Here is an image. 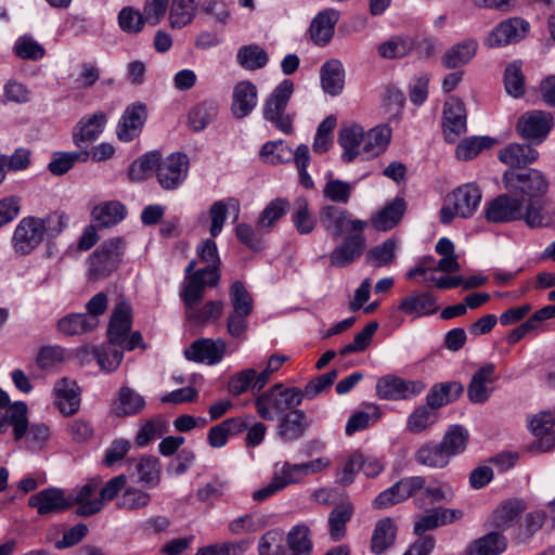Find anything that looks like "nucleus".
I'll list each match as a JSON object with an SVG mask.
<instances>
[{
	"mask_svg": "<svg viewBox=\"0 0 555 555\" xmlns=\"http://www.w3.org/2000/svg\"><path fill=\"white\" fill-rule=\"evenodd\" d=\"M507 546L506 538L499 532H489L473 541L467 550V555H500Z\"/></svg>",
	"mask_w": 555,
	"mask_h": 555,
	"instance_id": "obj_37",
	"label": "nucleus"
},
{
	"mask_svg": "<svg viewBox=\"0 0 555 555\" xmlns=\"http://www.w3.org/2000/svg\"><path fill=\"white\" fill-rule=\"evenodd\" d=\"M206 287L209 286L201 280V273L184 279L180 296L185 306V317L194 324L215 321L221 317L223 311V304L219 300H210L199 307Z\"/></svg>",
	"mask_w": 555,
	"mask_h": 555,
	"instance_id": "obj_3",
	"label": "nucleus"
},
{
	"mask_svg": "<svg viewBox=\"0 0 555 555\" xmlns=\"http://www.w3.org/2000/svg\"><path fill=\"white\" fill-rule=\"evenodd\" d=\"M199 259L206 263L202 269L195 271L192 275L201 273V280L209 287H215L220 281V258L216 243L207 238L197 247Z\"/></svg>",
	"mask_w": 555,
	"mask_h": 555,
	"instance_id": "obj_20",
	"label": "nucleus"
},
{
	"mask_svg": "<svg viewBox=\"0 0 555 555\" xmlns=\"http://www.w3.org/2000/svg\"><path fill=\"white\" fill-rule=\"evenodd\" d=\"M304 399L301 389L297 387H284L283 384H275L255 399V408L264 421L279 420L300 405Z\"/></svg>",
	"mask_w": 555,
	"mask_h": 555,
	"instance_id": "obj_4",
	"label": "nucleus"
},
{
	"mask_svg": "<svg viewBox=\"0 0 555 555\" xmlns=\"http://www.w3.org/2000/svg\"><path fill=\"white\" fill-rule=\"evenodd\" d=\"M89 151L55 152L48 165V169L54 176L66 173L77 162L85 163L89 159Z\"/></svg>",
	"mask_w": 555,
	"mask_h": 555,
	"instance_id": "obj_46",
	"label": "nucleus"
},
{
	"mask_svg": "<svg viewBox=\"0 0 555 555\" xmlns=\"http://www.w3.org/2000/svg\"><path fill=\"white\" fill-rule=\"evenodd\" d=\"M99 319L86 317L83 313H72L62 318L57 327L65 335H81L98 327Z\"/></svg>",
	"mask_w": 555,
	"mask_h": 555,
	"instance_id": "obj_43",
	"label": "nucleus"
},
{
	"mask_svg": "<svg viewBox=\"0 0 555 555\" xmlns=\"http://www.w3.org/2000/svg\"><path fill=\"white\" fill-rule=\"evenodd\" d=\"M26 413L27 405L21 401L13 403L5 413L0 412V435L12 425L15 440L22 439L26 434Z\"/></svg>",
	"mask_w": 555,
	"mask_h": 555,
	"instance_id": "obj_34",
	"label": "nucleus"
},
{
	"mask_svg": "<svg viewBox=\"0 0 555 555\" xmlns=\"http://www.w3.org/2000/svg\"><path fill=\"white\" fill-rule=\"evenodd\" d=\"M266 525L267 522L263 516L257 513H248L232 519L228 524V530L232 534L241 535L257 532L264 528Z\"/></svg>",
	"mask_w": 555,
	"mask_h": 555,
	"instance_id": "obj_56",
	"label": "nucleus"
},
{
	"mask_svg": "<svg viewBox=\"0 0 555 555\" xmlns=\"http://www.w3.org/2000/svg\"><path fill=\"white\" fill-rule=\"evenodd\" d=\"M237 63L245 69L256 70L267 65L268 53L257 44L243 46L237 51Z\"/></svg>",
	"mask_w": 555,
	"mask_h": 555,
	"instance_id": "obj_52",
	"label": "nucleus"
},
{
	"mask_svg": "<svg viewBox=\"0 0 555 555\" xmlns=\"http://www.w3.org/2000/svg\"><path fill=\"white\" fill-rule=\"evenodd\" d=\"M478 43L474 39L464 40L447 50L442 64L447 68H457L467 64L476 54Z\"/></svg>",
	"mask_w": 555,
	"mask_h": 555,
	"instance_id": "obj_38",
	"label": "nucleus"
},
{
	"mask_svg": "<svg viewBox=\"0 0 555 555\" xmlns=\"http://www.w3.org/2000/svg\"><path fill=\"white\" fill-rule=\"evenodd\" d=\"M466 131V109L457 98H450L443 107V133L449 142H455Z\"/></svg>",
	"mask_w": 555,
	"mask_h": 555,
	"instance_id": "obj_14",
	"label": "nucleus"
},
{
	"mask_svg": "<svg viewBox=\"0 0 555 555\" xmlns=\"http://www.w3.org/2000/svg\"><path fill=\"white\" fill-rule=\"evenodd\" d=\"M463 386L459 383H440L434 385L426 396V405L435 412L457 399L463 392Z\"/></svg>",
	"mask_w": 555,
	"mask_h": 555,
	"instance_id": "obj_35",
	"label": "nucleus"
},
{
	"mask_svg": "<svg viewBox=\"0 0 555 555\" xmlns=\"http://www.w3.org/2000/svg\"><path fill=\"white\" fill-rule=\"evenodd\" d=\"M122 489H125L124 492L115 498L117 499L116 505L118 508L133 512L142 509L150 504V493L134 487H124Z\"/></svg>",
	"mask_w": 555,
	"mask_h": 555,
	"instance_id": "obj_54",
	"label": "nucleus"
},
{
	"mask_svg": "<svg viewBox=\"0 0 555 555\" xmlns=\"http://www.w3.org/2000/svg\"><path fill=\"white\" fill-rule=\"evenodd\" d=\"M166 430L167 424L163 418H151L141 425L135 435L134 442L140 448L145 447L151 441L165 434Z\"/></svg>",
	"mask_w": 555,
	"mask_h": 555,
	"instance_id": "obj_62",
	"label": "nucleus"
},
{
	"mask_svg": "<svg viewBox=\"0 0 555 555\" xmlns=\"http://www.w3.org/2000/svg\"><path fill=\"white\" fill-rule=\"evenodd\" d=\"M68 216L55 210L40 218L27 216L22 218L12 234L11 244L18 256H28L36 250L46 238H55L68 224Z\"/></svg>",
	"mask_w": 555,
	"mask_h": 555,
	"instance_id": "obj_1",
	"label": "nucleus"
},
{
	"mask_svg": "<svg viewBox=\"0 0 555 555\" xmlns=\"http://www.w3.org/2000/svg\"><path fill=\"white\" fill-rule=\"evenodd\" d=\"M106 122V114L101 111L81 118L73 134L75 144L79 146L83 142L96 140L103 132Z\"/></svg>",
	"mask_w": 555,
	"mask_h": 555,
	"instance_id": "obj_30",
	"label": "nucleus"
},
{
	"mask_svg": "<svg viewBox=\"0 0 555 555\" xmlns=\"http://www.w3.org/2000/svg\"><path fill=\"white\" fill-rule=\"evenodd\" d=\"M524 511L525 504L522 501H505L493 512L492 524L494 527L505 530L514 524Z\"/></svg>",
	"mask_w": 555,
	"mask_h": 555,
	"instance_id": "obj_45",
	"label": "nucleus"
},
{
	"mask_svg": "<svg viewBox=\"0 0 555 555\" xmlns=\"http://www.w3.org/2000/svg\"><path fill=\"white\" fill-rule=\"evenodd\" d=\"M125 250L122 237H113L105 241L89 257V275L92 280H101L114 272Z\"/></svg>",
	"mask_w": 555,
	"mask_h": 555,
	"instance_id": "obj_9",
	"label": "nucleus"
},
{
	"mask_svg": "<svg viewBox=\"0 0 555 555\" xmlns=\"http://www.w3.org/2000/svg\"><path fill=\"white\" fill-rule=\"evenodd\" d=\"M495 140L490 137H473L463 140L456 147V156L462 160H469L481 151L491 149Z\"/></svg>",
	"mask_w": 555,
	"mask_h": 555,
	"instance_id": "obj_60",
	"label": "nucleus"
},
{
	"mask_svg": "<svg viewBox=\"0 0 555 555\" xmlns=\"http://www.w3.org/2000/svg\"><path fill=\"white\" fill-rule=\"evenodd\" d=\"M363 128L359 125H350L340 129L338 142L344 149L341 158L346 163L352 162L362 155Z\"/></svg>",
	"mask_w": 555,
	"mask_h": 555,
	"instance_id": "obj_33",
	"label": "nucleus"
},
{
	"mask_svg": "<svg viewBox=\"0 0 555 555\" xmlns=\"http://www.w3.org/2000/svg\"><path fill=\"white\" fill-rule=\"evenodd\" d=\"M293 222L300 234H308L315 228L317 220L309 211L306 197H297L294 201Z\"/></svg>",
	"mask_w": 555,
	"mask_h": 555,
	"instance_id": "obj_59",
	"label": "nucleus"
},
{
	"mask_svg": "<svg viewBox=\"0 0 555 555\" xmlns=\"http://www.w3.org/2000/svg\"><path fill=\"white\" fill-rule=\"evenodd\" d=\"M399 310L408 315L423 317L437 312V298L431 292H414L403 297Z\"/></svg>",
	"mask_w": 555,
	"mask_h": 555,
	"instance_id": "obj_27",
	"label": "nucleus"
},
{
	"mask_svg": "<svg viewBox=\"0 0 555 555\" xmlns=\"http://www.w3.org/2000/svg\"><path fill=\"white\" fill-rule=\"evenodd\" d=\"M425 389L421 380H405L393 375L380 377L376 383V393L384 400H409Z\"/></svg>",
	"mask_w": 555,
	"mask_h": 555,
	"instance_id": "obj_11",
	"label": "nucleus"
},
{
	"mask_svg": "<svg viewBox=\"0 0 555 555\" xmlns=\"http://www.w3.org/2000/svg\"><path fill=\"white\" fill-rule=\"evenodd\" d=\"M525 204V198L514 197L503 194L488 204L486 209V219L490 222H509L518 220L520 215V205Z\"/></svg>",
	"mask_w": 555,
	"mask_h": 555,
	"instance_id": "obj_18",
	"label": "nucleus"
},
{
	"mask_svg": "<svg viewBox=\"0 0 555 555\" xmlns=\"http://www.w3.org/2000/svg\"><path fill=\"white\" fill-rule=\"evenodd\" d=\"M294 93V83L284 79L278 85L262 104L263 118L285 134L293 132V115L286 113L287 104Z\"/></svg>",
	"mask_w": 555,
	"mask_h": 555,
	"instance_id": "obj_5",
	"label": "nucleus"
},
{
	"mask_svg": "<svg viewBox=\"0 0 555 555\" xmlns=\"http://www.w3.org/2000/svg\"><path fill=\"white\" fill-rule=\"evenodd\" d=\"M391 129L388 126H377L366 133L363 132L361 146L362 156L366 159L380 155L388 146Z\"/></svg>",
	"mask_w": 555,
	"mask_h": 555,
	"instance_id": "obj_32",
	"label": "nucleus"
},
{
	"mask_svg": "<svg viewBox=\"0 0 555 555\" xmlns=\"http://www.w3.org/2000/svg\"><path fill=\"white\" fill-rule=\"evenodd\" d=\"M353 515V505L346 501L336 505L328 515V532L333 541L341 540L346 534L347 522Z\"/></svg>",
	"mask_w": 555,
	"mask_h": 555,
	"instance_id": "obj_41",
	"label": "nucleus"
},
{
	"mask_svg": "<svg viewBox=\"0 0 555 555\" xmlns=\"http://www.w3.org/2000/svg\"><path fill=\"white\" fill-rule=\"evenodd\" d=\"M147 117L146 107L141 103L129 105L117 126V137L122 142H130L142 131Z\"/></svg>",
	"mask_w": 555,
	"mask_h": 555,
	"instance_id": "obj_21",
	"label": "nucleus"
},
{
	"mask_svg": "<svg viewBox=\"0 0 555 555\" xmlns=\"http://www.w3.org/2000/svg\"><path fill=\"white\" fill-rule=\"evenodd\" d=\"M339 12L334 9L321 11L311 22L310 37L318 46H325L333 37Z\"/></svg>",
	"mask_w": 555,
	"mask_h": 555,
	"instance_id": "obj_28",
	"label": "nucleus"
},
{
	"mask_svg": "<svg viewBox=\"0 0 555 555\" xmlns=\"http://www.w3.org/2000/svg\"><path fill=\"white\" fill-rule=\"evenodd\" d=\"M396 535L397 526L395 521L389 517L379 519L371 538V551L376 555L383 554L393 544Z\"/></svg>",
	"mask_w": 555,
	"mask_h": 555,
	"instance_id": "obj_36",
	"label": "nucleus"
},
{
	"mask_svg": "<svg viewBox=\"0 0 555 555\" xmlns=\"http://www.w3.org/2000/svg\"><path fill=\"white\" fill-rule=\"evenodd\" d=\"M504 86L506 92L513 98H519L525 92V77L521 72V64L513 62L504 72Z\"/></svg>",
	"mask_w": 555,
	"mask_h": 555,
	"instance_id": "obj_63",
	"label": "nucleus"
},
{
	"mask_svg": "<svg viewBox=\"0 0 555 555\" xmlns=\"http://www.w3.org/2000/svg\"><path fill=\"white\" fill-rule=\"evenodd\" d=\"M319 217L322 228L333 240L363 233L367 228V221L353 218L347 209L335 205L323 206Z\"/></svg>",
	"mask_w": 555,
	"mask_h": 555,
	"instance_id": "obj_7",
	"label": "nucleus"
},
{
	"mask_svg": "<svg viewBox=\"0 0 555 555\" xmlns=\"http://www.w3.org/2000/svg\"><path fill=\"white\" fill-rule=\"evenodd\" d=\"M189 158L183 153H172L164 159L159 158L157 180L163 189H177L186 178Z\"/></svg>",
	"mask_w": 555,
	"mask_h": 555,
	"instance_id": "obj_12",
	"label": "nucleus"
},
{
	"mask_svg": "<svg viewBox=\"0 0 555 555\" xmlns=\"http://www.w3.org/2000/svg\"><path fill=\"white\" fill-rule=\"evenodd\" d=\"M554 126L553 115L545 111H529L517 120L515 129L518 135L531 144H541Z\"/></svg>",
	"mask_w": 555,
	"mask_h": 555,
	"instance_id": "obj_10",
	"label": "nucleus"
},
{
	"mask_svg": "<svg viewBox=\"0 0 555 555\" xmlns=\"http://www.w3.org/2000/svg\"><path fill=\"white\" fill-rule=\"evenodd\" d=\"M289 209V203L284 198H275L271 201L261 211L257 227L259 232L267 233L271 231L275 222L284 216Z\"/></svg>",
	"mask_w": 555,
	"mask_h": 555,
	"instance_id": "obj_47",
	"label": "nucleus"
},
{
	"mask_svg": "<svg viewBox=\"0 0 555 555\" xmlns=\"http://www.w3.org/2000/svg\"><path fill=\"white\" fill-rule=\"evenodd\" d=\"M55 404L60 412L69 416L75 414L80 406V391L75 380L66 377L54 385Z\"/></svg>",
	"mask_w": 555,
	"mask_h": 555,
	"instance_id": "obj_26",
	"label": "nucleus"
},
{
	"mask_svg": "<svg viewBox=\"0 0 555 555\" xmlns=\"http://www.w3.org/2000/svg\"><path fill=\"white\" fill-rule=\"evenodd\" d=\"M289 555H310L312 541L310 529L306 525H296L287 534Z\"/></svg>",
	"mask_w": 555,
	"mask_h": 555,
	"instance_id": "obj_50",
	"label": "nucleus"
},
{
	"mask_svg": "<svg viewBox=\"0 0 555 555\" xmlns=\"http://www.w3.org/2000/svg\"><path fill=\"white\" fill-rule=\"evenodd\" d=\"M529 31V23L521 18H509L496 26L487 37L490 48L506 46L524 39Z\"/></svg>",
	"mask_w": 555,
	"mask_h": 555,
	"instance_id": "obj_13",
	"label": "nucleus"
},
{
	"mask_svg": "<svg viewBox=\"0 0 555 555\" xmlns=\"http://www.w3.org/2000/svg\"><path fill=\"white\" fill-rule=\"evenodd\" d=\"M127 477L121 474L111 478L104 486L102 478L94 476L85 485L76 488L69 495V507L78 505L76 513L88 517L99 513L106 502L113 501L126 486Z\"/></svg>",
	"mask_w": 555,
	"mask_h": 555,
	"instance_id": "obj_2",
	"label": "nucleus"
},
{
	"mask_svg": "<svg viewBox=\"0 0 555 555\" xmlns=\"http://www.w3.org/2000/svg\"><path fill=\"white\" fill-rule=\"evenodd\" d=\"M258 91L257 87L248 81L243 80L234 86L232 94L231 112L235 118H244L248 116L257 105Z\"/></svg>",
	"mask_w": 555,
	"mask_h": 555,
	"instance_id": "obj_25",
	"label": "nucleus"
},
{
	"mask_svg": "<svg viewBox=\"0 0 555 555\" xmlns=\"http://www.w3.org/2000/svg\"><path fill=\"white\" fill-rule=\"evenodd\" d=\"M502 182L508 191L528 196V199L544 196L550 188L544 173L533 168L525 171L508 169L503 173Z\"/></svg>",
	"mask_w": 555,
	"mask_h": 555,
	"instance_id": "obj_8",
	"label": "nucleus"
},
{
	"mask_svg": "<svg viewBox=\"0 0 555 555\" xmlns=\"http://www.w3.org/2000/svg\"><path fill=\"white\" fill-rule=\"evenodd\" d=\"M414 459L417 464L430 468H443L451 460L441 444L436 442H427L421 446L415 451Z\"/></svg>",
	"mask_w": 555,
	"mask_h": 555,
	"instance_id": "obj_40",
	"label": "nucleus"
},
{
	"mask_svg": "<svg viewBox=\"0 0 555 555\" xmlns=\"http://www.w3.org/2000/svg\"><path fill=\"white\" fill-rule=\"evenodd\" d=\"M522 220L529 228H542L547 225L548 218L544 212L543 205L537 198L525 199V204L520 205Z\"/></svg>",
	"mask_w": 555,
	"mask_h": 555,
	"instance_id": "obj_58",
	"label": "nucleus"
},
{
	"mask_svg": "<svg viewBox=\"0 0 555 555\" xmlns=\"http://www.w3.org/2000/svg\"><path fill=\"white\" fill-rule=\"evenodd\" d=\"M230 305L233 312L251 314L254 300L245 285L241 281L232 283L229 292Z\"/></svg>",
	"mask_w": 555,
	"mask_h": 555,
	"instance_id": "obj_61",
	"label": "nucleus"
},
{
	"mask_svg": "<svg viewBox=\"0 0 555 555\" xmlns=\"http://www.w3.org/2000/svg\"><path fill=\"white\" fill-rule=\"evenodd\" d=\"M196 0H173L170 9V24L173 28H182L190 24L195 15Z\"/></svg>",
	"mask_w": 555,
	"mask_h": 555,
	"instance_id": "obj_57",
	"label": "nucleus"
},
{
	"mask_svg": "<svg viewBox=\"0 0 555 555\" xmlns=\"http://www.w3.org/2000/svg\"><path fill=\"white\" fill-rule=\"evenodd\" d=\"M321 86L325 93L335 96L343 92L345 86V70L338 60L325 62L320 69Z\"/></svg>",
	"mask_w": 555,
	"mask_h": 555,
	"instance_id": "obj_31",
	"label": "nucleus"
},
{
	"mask_svg": "<svg viewBox=\"0 0 555 555\" xmlns=\"http://www.w3.org/2000/svg\"><path fill=\"white\" fill-rule=\"evenodd\" d=\"M468 437L469 434L463 426L452 425L439 443L451 459L466 449Z\"/></svg>",
	"mask_w": 555,
	"mask_h": 555,
	"instance_id": "obj_51",
	"label": "nucleus"
},
{
	"mask_svg": "<svg viewBox=\"0 0 555 555\" xmlns=\"http://www.w3.org/2000/svg\"><path fill=\"white\" fill-rule=\"evenodd\" d=\"M261 159L271 165L284 164L293 158V150L283 140L264 143L259 152Z\"/></svg>",
	"mask_w": 555,
	"mask_h": 555,
	"instance_id": "obj_55",
	"label": "nucleus"
},
{
	"mask_svg": "<svg viewBox=\"0 0 555 555\" xmlns=\"http://www.w3.org/2000/svg\"><path fill=\"white\" fill-rule=\"evenodd\" d=\"M365 247L366 240L363 233L348 235L330 254V263L337 268L347 267L361 257Z\"/></svg>",
	"mask_w": 555,
	"mask_h": 555,
	"instance_id": "obj_17",
	"label": "nucleus"
},
{
	"mask_svg": "<svg viewBox=\"0 0 555 555\" xmlns=\"http://www.w3.org/2000/svg\"><path fill=\"white\" fill-rule=\"evenodd\" d=\"M501 163L509 169L525 168L539 159V152L529 142L528 144L509 143L498 153Z\"/></svg>",
	"mask_w": 555,
	"mask_h": 555,
	"instance_id": "obj_23",
	"label": "nucleus"
},
{
	"mask_svg": "<svg viewBox=\"0 0 555 555\" xmlns=\"http://www.w3.org/2000/svg\"><path fill=\"white\" fill-rule=\"evenodd\" d=\"M13 50L22 60L39 61L46 55L44 48L33 37L27 35L16 40Z\"/></svg>",
	"mask_w": 555,
	"mask_h": 555,
	"instance_id": "obj_64",
	"label": "nucleus"
},
{
	"mask_svg": "<svg viewBox=\"0 0 555 555\" xmlns=\"http://www.w3.org/2000/svg\"><path fill=\"white\" fill-rule=\"evenodd\" d=\"M218 105L214 101H204L189 113V125L194 131L204 130L217 116Z\"/></svg>",
	"mask_w": 555,
	"mask_h": 555,
	"instance_id": "obj_49",
	"label": "nucleus"
},
{
	"mask_svg": "<svg viewBox=\"0 0 555 555\" xmlns=\"http://www.w3.org/2000/svg\"><path fill=\"white\" fill-rule=\"evenodd\" d=\"M144 405L143 397L128 387H122L114 404L113 413L118 417L133 415L141 412Z\"/></svg>",
	"mask_w": 555,
	"mask_h": 555,
	"instance_id": "obj_44",
	"label": "nucleus"
},
{
	"mask_svg": "<svg viewBox=\"0 0 555 555\" xmlns=\"http://www.w3.org/2000/svg\"><path fill=\"white\" fill-rule=\"evenodd\" d=\"M438 420V413L426 404L413 410L408 416L406 429L411 434H421L430 428Z\"/></svg>",
	"mask_w": 555,
	"mask_h": 555,
	"instance_id": "obj_48",
	"label": "nucleus"
},
{
	"mask_svg": "<svg viewBox=\"0 0 555 555\" xmlns=\"http://www.w3.org/2000/svg\"><path fill=\"white\" fill-rule=\"evenodd\" d=\"M310 424L305 411L293 409L279 418L276 436L284 443H292L305 436Z\"/></svg>",
	"mask_w": 555,
	"mask_h": 555,
	"instance_id": "obj_19",
	"label": "nucleus"
},
{
	"mask_svg": "<svg viewBox=\"0 0 555 555\" xmlns=\"http://www.w3.org/2000/svg\"><path fill=\"white\" fill-rule=\"evenodd\" d=\"M495 366L492 363H487L479 367L472 377L467 388V396L473 403H485L493 388L491 384L494 383Z\"/></svg>",
	"mask_w": 555,
	"mask_h": 555,
	"instance_id": "obj_24",
	"label": "nucleus"
},
{
	"mask_svg": "<svg viewBox=\"0 0 555 555\" xmlns=\"http://www.w3.org/2000/svg\"><path fill=\"white\" fill-rule=\"evenodd\" d=\"M405 211V202L397 197L388 203L380 211L372 218L373 225L380 231H387L398 224Z\"/></svg>",
	"mask_w": 555,
	"mask_h": 555,
	"instance_id": "obj_39",
	"label": "nucleus"
},
{
	"mask_svg": "<svg viewBox=\"0 0 555 555\" xmlns=\"http://www.w3.org/2000/svg\"><path fill=\"white\" fill-rule=\"evenodd\" d=\"M555 412L543 411L531 417L528 427L529 430L537 437H540L535 447L542 451L547 452L555 447Z\"/></svg>",
	"mask_w": 555,
	"mask_h": 555,
	"instance_id": "obj_22",
	"label": "nucleus"
},
{
	"mask_svg": "<svg viewBox=\"0 0 555 555\" xmlns=\"http://www.w3.org/2000/svg\"><path fill=\"white\" fill-rule=\"evenodd\" d=\"M481 201V191L475 184H464L446 197L440 209V221L449 224L455 217L468 218L477 210Z\"/></svg>",
	"mask_w": 555,
	"mask_h": 555,
	"instance_id": "obj_6",
	"label": "nucleus"
},
{
	"mask_svg": "<svg viewBox=\"0 0 555 555\" xmlns=\"http://www.w3.org/2000/svg\"><path fill=\"white\" fill-rule=\"evenodd\" d=\"M352 184L333 177L330 172L323 188V196L332 203L347 204L352 194Z\"/></svg>",
	"mask_w": 555,
	"mask_h": 555,
	"instance_id": "obj_53",
	"label": "nucleus"
},
{
	"mask_svg": "<svg viewBox=\"0 0 555 555\" xmlns=\"http://www.w3.org/2000/svg\"><path fill=\"white\" fill-rule=\"evenodd\" d=\"M131 328V307L126 301L117 304L113 310L109 325L108 339L112 345H120L124 343Z\"/></svg>",
	"mask_w": 555,
	"mask_h": 555,
	"instance_id": "obj_29",
	"label": "nucleus"
},
{
	"mask_svg": "<svg viewBox=\"0 0 555 555\" xmlns=\"http://www.w3.org/2000/svg\"><path fill=\"white\" fill-rule=\"evenodd\" d=\"M126 216V207L117 201H108L96 205L92 217L100 227L107 228L117 224Z\"/></svg>",
	"mask_w": 555,
	"mask_h": 555,
	"instance_id": "obj_42",
	"label": "nucleus"
},
{
	"mask_svg": "<svg viewBox=\"0 0 555 555\" xmlns=\"http://www.w3.org/2000/svg\"><path fill=\"white\" fill-rule=\"evenodd\" d=\"M28 505L36 508L39 515L57 514L69 507L68 496L60 488H47L28 499Z\"/></svg>",
	"mask_w": 555,
	"mask_h": 555,
	"instance_id": "obj_16",
	"label": "nucleus"
},
{
	"mask_svg": "<svg viewBox=\"0 0 555 555\" xmlns=\"http://www.w3.org/2000/svg\"><path fill=\"white\" fill-rule=\"evenodd\" d=\"M225 350L227 343L221 338L216 340L201 338L195 340L190 348L184 351V356L188 360L214 365L222 360Z\"/></svg>",
	"mask_w": 555,
	"mask_h": 555,
	"instance_id": "obj_15",
	"label": "nucleus"
}]
</instances>
